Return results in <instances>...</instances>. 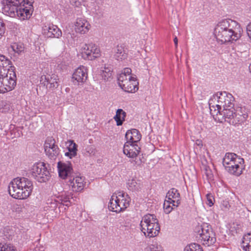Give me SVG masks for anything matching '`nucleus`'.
<instances>
[{"label": "nucleus", "mask_w": 251, "mask_h": 251, "mask_svg": "<svg viewBox=\"0 0 251 251\" xmlns=\"http://www.w3.org/2000/svg\"><path fill=\"white\" fill-rule=\"evenodd\" d=\"M242 28L235 21L230 19L219 22L214 29V35L221 44L236 41L241 36Z\"/></svg>", "instance_id": "f257e3e1"}, {"label": "nucleus", "mask_w": 251, "mask_h": 251, "mask_svg": "<svg viewBox=\"0 0 251 251\" xmlns=\"http://www.w3.org/2000/svg\"><path fill=\"white\" fill-rule=\"evenodd\" d=\"M32 0H2V13L11 17L17 16L21 20L29 19L33 11Z\"/></svg>", "instance_id": "f03ea898"}, {"label": "nucleus", "mask_w": 251, "mask_h": 251, "mask_svg": "<svg viewBox=\"0 0 251 251\" xmlns=\"http://www.w3.org/2000/svg\"><path fill=\"white\" fill-rule=\"evenodd\" d=\"M33 188V183L30 180L24 177H18L9 183L8 192L14 199H25L31 194Z\"/></svg>", "instance_id": "7ed1b4c3"}, {"label": "nucleus", "mask_w": 251, "mask_h": 251, "mask_svg": "<svg viewBox=\"0 0 251 251\" xmlns=\"http://www.w3.org/2000/svg\"><path fill=\"white\" fill-rule=\"evenodd\" d=\"M141 230L146 236H156L160 230V226L156 216L153 214L145 215L140 223Z\"/></svg>", "instance_id": "20e7f679"}, {"label": "nucleus", "mask_w": 251, "mask_h": 251, "mask_svg": "<svg viewBox=\"0 0 251 251\" xmlns=\"http://www.w3.org/2000/svg\"><path fill=\"white\" fill-rule=\"evenodd\" d=\"M130 198L123 192L118 193V196L113 195L108 204L109 210L119 213L129 205Z\"/></svg>", "instance_id": "39448f33"}, {"label": "nucleus", "mask_w": 251, "mask_h": 251, "mask_svg": "<svg viewBox=\"0 0 251 251\" xmlns=\"http://www.w3.org/2000/svg\"><path fill=\"white\" fill-rule=\"evenodd\" d=\"M195 232H197L203 241V244L207 246L213 245L216 241L215 232L210 225L207 223H202L198 225L195 228Z\"/></svg>", "instance_id": "423d86ee"}, {"label": "nucleus", "mask_w": 251, "mask_h": 251, "mask_svg": "<svg viewBox=\"0 0 251 251\" xmlns=\"http://www.w3.org/2000/svg\"><path fill=\"white\" fill-rule=\"evenodd\" d=\"M31 176L38 182H45L50 178V173L44 163L34 164L30 170Z\"/></svg>", "instance_id": "0eeeda50"}, {"label": "nucleus", "mask_w": 251, "mask_h": 251, "mask_svg": "<svg viewBox=\"0 0 251 251\" xmlns=\"http://www.w3.org/2000/svg\"><path fill=\"white\" fill-rule=\"evenodd\" d=\"M220 115L223 116L225 121L233 125L241 124L246 120L247 117L246 115L237 114L234 107L223 108L220 113Z\"/></svg>", "instance_id": "6e6552de"}, {"label": "nucleus", "mask_w": 251, "mask_h": 251, "mask_svg": "<svg viewBox=\"0 0 251 251\" xmlns=\"http://www.w3.org/2000/svg\"><path fill=\"white\" fill-rule=\"evenodd\" d=\"M10 69H8V72L11 71L12 73L9 74V76L7 73H4L2 74V78H1V82L2 87H4V89L6 92L13 90L16 85V75L14 71L15 67L10 66Z\"/></svg>", "instance_id": "1a4fd4ad"}, {"label": "nucleus", "mask_w": 251, "mask_h": 251, "mask_svg": "<svg viewBox=\"0 0 251 251\" xmlns=\"http://www.w3.org/2000/svg\"><path fill=\"white\" fill-rule=\"evenodd\" d=\"M82 56L85 59L92 60L100 55V49L92 43L85 44L82 48Z\"/></svg>", "instance_id": "9d476101"}, {"label": "nucleus", "mask_w": 251, "mask_h": 251, "mask_svg": "<svg viewBox=\"0 0 251 251\" xmlns=\"http://www.w3.org/2000/svg\"><path fill=\"white\" fill-rule=\"evenodd\" d=\"M218 94V100L219 103L217 105V106L220 107H223V108H226L230 107L232 108L234 107V104L233 101L234 100V98L231 94L228 93L226 92H219Z\"/></svg>", "instance_id": "9b49d317"}, {"label": "nucleus", "mask_w": 251, "mask_h": 251, "mask_svg": "<svg viewBox=\"0 0 251 251\" xmlns=\"http://www.w3.org/2000/svg\"><path fill=\"white\" fill-rule=\"evenodd\" d=\"M140 151V148L137 143L126 142L124 146L123 152L129 158H135Z\"/></svg>", "instance_id": "f8f14e48"}, {"label": "nucleus", "mask_w": 251, "mask_h": 251, "mask_svg": "<svg viewBox=\"0 0 251 251\" xmlns=\"http://www.w3.org/2000/svg\"><path fill=\"white\" fill-rule=\"evenodd\" d=\"M57 168L59 176L62 179H66L67 177L71 178L73 176V168L70 163H65L59 161L57 164Z\"/></svg>", "instance_id": "ddd939ff"}, {"label": "nucleus", "mask_w": 251, "mask_h": 251, "mask_svg": "<svg viewBox=\"0 0 251 251\" xmlns=\"http://www.w3.org/2000/svg\"><path fill=\"white\" fill-rule=\"evenodd\" d=\"M58 76L55 74H52L51 75H42L40 81L44 86H46L47 88L54 89L58 86Z\"/></svg>", "instance_id": "4468645a"}, {"label": "nucleus", "mask_w": 251, "mask_h": 251, "mask_svg": "<svg viewBox=\"0 0 251 251\" xmlns=\"http://www.w3.org/2000/svg\"><path fill=\"white\" fill-rule=\"evenodd\" d=\"M72 78L78 83L84 82L87 78V69L83 66L78 67L74 73Z\"/></svg>", "instance_id": "2eb2a0df"}, {"label": "nucleus", "mask_w": 251, "mask_h": 251, "mask_svg": "<svg viewBox=\"0 0 251 251\" xmlns=\"http://www.w3.org/2000/svg\"><path fill=\"white\" fill-rule=\"evenodd\" d=\"M90 25L85 19L78 18L75 24V30L77 33L85 34L88 31Z\"/></svg>", "instance_id": "dca6fc26"}, {"label": "nucleus", "mask_w": 251, "mask_h": 251, "mask_svg": "<svg viewBox=\"0 0 251 251\" xmlns=\"http://www.w3.org/2000/svg\"><path fill=\"white\" fill-rule=\"evenodd\" d=\"M125 138L126 142L137 143L141 139V134L137 129H132L126 131Z\"/></svg>", "instance_id": "f3484780"}, {"label": "nucleus", "mask_w": 251, "mask_h": 251, "mask_svg": "<svg viewBox=\"0 0 251 251\" xmlns=\"http://www.w3.org/2000/svg\"><path fill=\"white\" fill-rule=\"evenodd\" d=\"M45 33L47 31V35L48 37L58 38L62 35L61 30L57 26L53 25H50L48 26H45L44 27Z\"/></svg>", "instance_id": "a211bd4d"}, {"label": "nucleus", "mask_w": 251, "mask_h": 251, "mask_svg": "<svg viewBox=\"0 0 251 251\" xmlns=\"http://www.w3.org/2000/svg\"><path fill=\"white\" fill-rule=\"evenodd\" d=\"M70 185L72 186L73 191L80 192L84 188V178L82 177L77 176H73V179L71 178L69 180Z\"/></svg>", "instance_id": "6ab92c4d"}, {"label": "nucleus", "mask_w": 251, "mask_h": 251, "mask_svg": "<svg viewBox=\"0 0 251 251\" xmlns=\"http://www.w3.org/2000/svg\"><path fill=\"white\" fill-rule=\"evenodd\" d=\"M129 79L128 82L124 84V86H122L121 88L125 91L128 93H134L138 89L137 85L138 82H137L136 78L132 76H129Z\"/></svg>", "instance_id": "aec40b11"}, {"label": "nucleus", "mask_w": 251, "mask_h": 251, "mask_svg": "<svg viewBox=\"0 0 251 251\" xmlns=\"http://www.w3.org/2000/svg\"><path fill=\"white\" fill-rule=\"evenodd\" d=\"M126 116V113L122 109L117 110L116 115L113 117L116 122L117 126H120L123 125V122L125 121Z\"/></svg>", "instance_id": "412c9836"}, {"label": "nucleus", "mask_w": 251, "mask_h": 251, "mask_svg": "<svg viewBox=\"0 0 251 251\" xmlns=\"http://www.w3.org/2000/svg\"><path fill=\"white\" fill-rule=\"evenodd\" d=\"M115 51L114 57L117 60H124L126 58V51L122 46L118 45Z\"/></svg>", "instance_id": "4be33fe9"}, {"label": "nucleus", "mask_w": 251, "mask_h": 251, "mask_svg": "<svg viewBox=\"0 0 251 251\" xmlns=\"http://www.w3.org/2000/svg\"><path fill=\"white\" fill-rule=\"evenodd\" d=\"M243 165H237L236 166L232 165H226L225 166L226 170L231 174L236 176H239L242 173Z\"/></svg>", "instance_id": "5701e85b"}, {"label": "nucleus", "mask_w": 251, "mask_h": 251, "mask_svg": "<svg viewBox=\"0 0 251 251\" xmlns=\"http://www.w3.org/2000/svg\"><path fill=\"white\" fill-rule=\"evenodd\" d=\"M242 247L245 251H251V234L250 233L243 237Z\"/></svg>", "instance_id": "b1692460"}, {"label": "nucleus", "mask_w": 251, "mask_h": 251, "mask_svg": "<svg viewBox=\"0 0 251 251\" xmlns=\"http://www.w3.org/2000/svg\"><path fill=\"white\" fill-rule=\"evenodd\" d=\"M46 155L51 159H55L59 153V149L58 147L45 150Z\"/></svg>", "instance_id": "393cba45"}, {"label": "nucleus", "mask_w": 251, "mask_h": 251, "mask_svg": "<svg viewBox=\"0 0 251 251\" xmlns=\"http://www.w3.org/2000/svg\"><path fill=\"white\" fill-rule=\"evenodd\" d=\"M237 157V155L234 153L227 152L223 159V164L224 167L226 166L233 159Z\"/></svg>", "instance_id": "a878e982"}, {"label": "nucleus", "mask_w": 251, "mask_h": 251, "mask_svg": "<svg viewBox=\"0 0 251 251\" xmlns=\"http://www.w3.org/2000/svg\"><path fill=\"white\" fill-rule=\"evenodd\" d=\"M11 61L8 59L4 55L0 54V70L2 71V74L6 73V70L4 69L10 64Z\"/></svg>", "instance_id": "bb28decb"}, {"label": "nucleus", "mask_w": 251, "mask_h": 251, "mask_svg": "<svg viewBox=\"0 0 251 251\" xmlns=\"http://www.w3.org/2000/svg\"><path fill=\"white\" fill-rule=\"evenodd\" d=\"M11 48L13 51L18 54H21L24 52L25 46L24 44L21 42L14 43L11 45Z\"/></svg>", "instance_id": "cd10ccee"}, {"label": "nucleus", "mask_w": 251, "mask_h": 251, "mask_svg": "<svg viewBox=\"0 0 251 251\" xmlns=\"http://www.w3.org/2000/svg\"><path fill=\"white\" fill-rule=\"evenodd\" d=\"M179 197L180 194L178 190L175 188H172L168 192L166 195V198L169 200H171V199H178Z\"/></svg>", "instance_id": "c85d7f7f"}, {"label": "nucleus", "mask_w": 251, "mask_h": 251, "mask_svg": "<svg viewBox=\"0 0 251 251\" xmlns=\"http://www.w3.org/2000/svg\"><path fill=\"white\" fill-rule=\"evenodd\" d=\"M128 189L132 191H138L140 188V184L135 179L129 180L128 182Z\"/></svg>", "instance_id": "c756f323"}, {"label": "nucleus", "mask_w": 251, "mask_h": 251, "mask_svg": "<svg viewBox=\"0 0 251 251\" xmlns=\"http://www.w3.org/2000/svg\"><path fill=\"white\" fill-rule=\"evenodd\" d=\"M184 251H203L201 246L196 243H192L187 245L184 248Z\"/></svg>", "instance_id": "7c9ffc66"}, {"label": "nucleus", "mask_w": 251, "mask_h": 251, "mask_svg": "<svg viewBox=\"0 0 251 251\" xmlns=\"http://www.w3.org/2000/svg\"><path fill=\"white\" fill-rule=\"evenodd\" d=\"M129 79V76L125 75V74L121 73L118 77V81L119 86L121 88L124 86V84L128 82Z\"/></svg>", "instance_id": "2f4dec72"}, {"label": "nucleus", "mask_w": 251, "mask_h": 251, "mask_svg": "<svg viewBox=\"0 0 251 251\" xmlns=\"http://www.w3.org/2000/svg\"><path fill=\"white\" fill-rule=\"evenodd\" d=\"M102 78L105 81H110L112 78V72L108 68H105L100 74Z\"/></svg>", "instance_id": "473e14b6"}, {"label": "nucleus", "mask_w": 251, "mask_h": 251, "mask_svg": "<svg viewBox=\"0 0 251 251\" xmlns=\"http://www.w3.org/2000/svg\"><path fill=\"white\" fill-rule=\"evenodd\" d=\"M176 202L175 201H170L169 200H165L163 204V208L164 212L166 214L170 213L173 209V206H171L170 204L174 203Z\"/></svg>", "instance_id": "72a5a7b5"}, {"label": "nucleus", "mask_w": 251, "mask_h": 251, "mask_svg": "<svg viewBox=\"0 0 251 251\" xmlns=\"http://www.w3.org/2000/svg\"><path fill=\"white\" fill-rule=\"evenodd\" d=\"M54 147H57V146L55 145V141L54 139L50 137L48 138L46 140L44 145L45 150L51 148L52 149Z\"/></svg>", "instance_id": "f704fd0d"}, {"label": "nucleus", "mask_w": 251, "mask_h": 251, "mask_svg": "<svg viewBox=\"0 0 251 251\" xmlns=\"http://www.w3.org/2000/svg\"><path fill=\"white\" fill-rule=\"evenodd\" d=\"M218 93L213 95L212 97L209 100L208 104L209 107H211L212 108L214 107V106L215 105L216 107H220V106H217V105L219 104L218 103Z\"/></svg>", "instance_id": "c9c22d12"}, {"label": "nucleus", "mask_w": 251, "mask_h": 251, "mask_svg": "<svg viewBox=\"0 0 251 251\" xmlns=\"http://www.w3.org/2000/svg\"><path fill=\"white\" fill-rule=\"evenodd\" d=\"M0 251H16L14 247L10 244L0 243Z\"/></svg>", "instance_id": "e433bc0d"}, {"label": "nucleus", "mask_w": 251, "mask_h": 251, "mask_svg": "<svg viewBox=\"0 0 251 251\" xmlns=\"http://www.w3.org/2000/svg\"><path fill=\"white\" fill-rule=\"evenodd\" d=\"M73 194L72 192H67L65 193L64 195L61 196L60 200L61 201V203L70 202V199L73 198Z\"/></svg>", "instance_id": "4c0bfd02"}, {"label": "nucleus", "mask_w": 251, "mask_h": 251, "mask_svg": "<svg viewBox=\"0 0 251 251\" xmlns=\"http://www.w3.org/2000/svg\"><path fill=\"white\" fill-rule=\"evenodd\" d=\"M244 163V160L243 158L240 157L237 155V157L236 159L232 160L229 164L227 165L237 166V165H243Z\"/></svg>", "instance_id": "58836bf2"}, {"label": "nucleus", "mask_w": 251, "mask_h": 251, "mask_svg": "<svg viewBox=\"0 0 251 251\" xmlns=\"http://www.w3.org/2000/svg\"><path fill=\"white\" fill-rule=\"evenodd\" d=\"M70 142L71 143L68 147V151L72 153L73 156H75L77 151V145L73 141H71Z\"/></svg>", "instance_id": "ea45409f"}, {"label": "nucleus", "mask_w": 251, "mask_h": 251, "mask_svg": "<svg viewBox=\"0 0 251 251\" xmlns=\"http://www.w3.org/2000/svg\"><path fill=\"white\" fill-rule=\"evenodd\" d=\"M221 108V107H216L215 105L214 106L213 108L209 107L210 113L213 116L215 115L217 116L218 114L220 115V113H221L222 111Z\"/></svg>", "instance_id": "a19ab883"}, {"label": "nucleus", "mask_w": 251, "mask_h": 251, "mask_svg": "<svg viewBox=\"0 0 251 251\" xmlns=\"http://www.w3.org/2000/svg\"><path fill=\"white\" fill-rule=\"evenodd\" d=\"M147 251H162L161 247L157 244L151 245L147 249Z\"/></svg>", "instance_id": "79ce46f5"}, {"label": "nucleus", "mask_w": 251, "mask_h": 251, "mask_svg": "<svg viewBox=\"0 0 251 251\" xmlns=\"http://www.w3.org/2000/svg\"><path fill=\"white\" fill-rule=\"evenodd\" d=\"M5 31V24L3 20L0 19V39L3 36Z\"/></svg>", "instance_id": "37998d69"}, {"label": "nucleus", "mask_w": 251, "mask_h": 251, "mask_svg": "<svg viewBox=\"0 0 251 251\" xmlns=\"http://www.w3.org/2000/svg\"><path fill=\"white\" fill-rule=\"evenodd\" d=\"M83 3L82 0H71V3L75 7H79Z\"/></svg>", "instance_id": "c03bdc74"}, {"label": "nucleus", "mask_w": 251, "mask_h": 251, "mask_svg": "<svg viewBox=\"0 0 251 251\" xmlns=\"http://www.w3.org/2000/svg\"><path fill=\"white\" fill-rule=\"evenodd\" d=\"M207 199L208 201V204L210 206L213 205V198L212 196H211L210 194H207L206 195Z\"/></svg>", "instance_id": "a18cd8bd"}, {"label": "nucleus", "mask_w": 251, "mask_h": 251, "mask_svg": "<svg viewBox=\"0 0 251 251\" xmlns=\"http://www.w3.org/2000/svg\"><path fill=\"white\" fill-rule=\"evenodd\" d=\"M247 33L249 38L251 39V22L247 26Z\"/></svg>", "instance_id": "49530a36"}, {"label": "nucleus", "mask_w": 251, "mask_h": 251, "mask_svg": "<svg viewBox=\"0 0 251 251\" xmlns=\"http://www.w3.org/2000/svg\"><path fill=\"white\" fill-rule=\"evenodd\" d=\"M131 70L130 68H126L124 69V72H122V73L125 74V75H127L128 76H131Z\"/></svg>", "instance_id": "de8ad7c7"}, {"label": "nucleus", "mask_w": 251, "mask_h": 251, "mask_svg": "<svg viewBox=\"0 0 251 251\" xmlns=\"http://www.w3.org/2000/svg\"><path fill=\"white\" fill-rule=\"evenodd\" d=\"M2 71L0 70V93L2 91H3V90L1 89V88H2V83L1 82V78H2Z\"/></svg>", "instance_id": "09e8293b"}, {"label": "nucleus", "mask_w": 251, "mask_h": 251, "mask_svg": "<svg viewBox=\"0 0 251 251\" xmlns=\"http://www.w3.org/2000/svg\"><path fill=\"white\" fill-rule=\"evenodd\" d=\"M65 156H68L70 158H72L73 157H75V156H73V154L70 151H68V152H65Z\"/></svg>", "instance_id": "8fccbe9b"}, {"label": "nucleus", "mask_w": 251, "mask_h": 251, "mask_svg": "<svg viewBox=\"0 0 251 251\" xmlns=\"http://www.w3.org/2000/svg\"><path fill=\"white\" fill-rule=\"evenodd\" d=\"M196 144L200 147H201L202 146V141L201 140H197L196 141Z\"/></svg>", "instance_id": "3c124183"}, {"label": "nucleus", "mask_w": 251, "mask_h": 251, "mask_svg": "<svg viewBox=\"0 0 251 251\" xmlns=\"http://www.w3.org/2000/svg\"><path fill=\"white\" fill-rule=\"evenodd\" d=\"M180 200L178 199L176 201V204H175V202L174 203H172V206L177 207L179 205V204H180Z\"/></svg>", "instance_id": "603ef678"}, {"label": "nucleus", "mask_w": 251, "mask_h": 251, "mask_svg": "<svg viewBox=\"0 0 251 251\" xmlns=\"http://www.w3.org/2000/svg\"><path fill=\"white\" fill-rule=\"evenodd\" d=\"M174 42L175 44V46L176 48L177 46V44H178V40L176 36L174 39Z\"/></svg>", "instance_id": "864d4df0"}, {"label": "nucleus", "mask_w": 251, "mask_h": 251, "mask_svg": "<svg viewBox=\"0 0 251 251\" xmlns=\"http://www.w3.org/2000/svg\"><path fill=\"white\" fill-rule=\"evenodd\" d=\"M72 202L70 201V202H64L62 203L63 205H65L67 207H69L70 205V203H71Z\"/></svg>", "instance_id": "5fc2aeb1"}, {"label": "nucleus", "mask_w": 251, "mask_h": 251, "mask_svg": "<svg viewBox=\"0 0 251 251\" xmlns=\"http://www.w3.org/2000/svg\"><path fill=\"white\" fill-rule=\"evenodd\" d=\"M249 70H250V72H251V63L250 64V66H249Z\"/></svg>", "instance_id": "6e6d98bb"}, {"label": "nucleus", "mask_w": 251, "mask_h": 251, "mask_svg": "<svg viewBox=\"0 0 251 251\" xmlns=\"http://www.w3.org/2000/svg\"><path fill=\"white\" fill-rule=\"evenodd\" d=\"M228 204L227 202H226V204H225V207H226V208H228V206H228Z\"/></svg>", "instance_id": "4d7b16f0"}, {"label": "nucleus", "mask_w": 251, "mask_h": 251, "mask_svg": "<svg viewBox=\"0 0 251 251\" xmlns=\"http://www.w3.org/2000/svg\"><path fill=\"white\" fill-rule=\"evenodd\" d=\"M169 200L170 201H174V200H173V199H171V200H169L168 199V200Z\"/></svg>", "instance_id": "13d9d810"}, {"label": "nucleus", "mask_w": 251, "mask_h": 251, "mask_svg": "<svg viewBox=\"0 0 251 251\" xmlns=\"http://www.w3.org/2000/svg\"><path fill=\"white\" fill-rule=\"evenodd\" d=\"M134 162H135V164H137V161H136L135 159L134 160Z\"/></svg>", "instance_id": "bf43d9fd"}, {"label": "nucleus", "mask_w": 251, "mask_h": 251, "mask_svg": "<svg viewBox=\"0 0 251 251\" xmlns=\"http://www.w3.org/2000/svg\"><path fill=\"white\" fill-rule=\"evenodd\" d=\"M16 206H18V209H20V208L19 207V205H16Z\"/></svg>", "instance_id": "052dcab7"}]
</instances>
